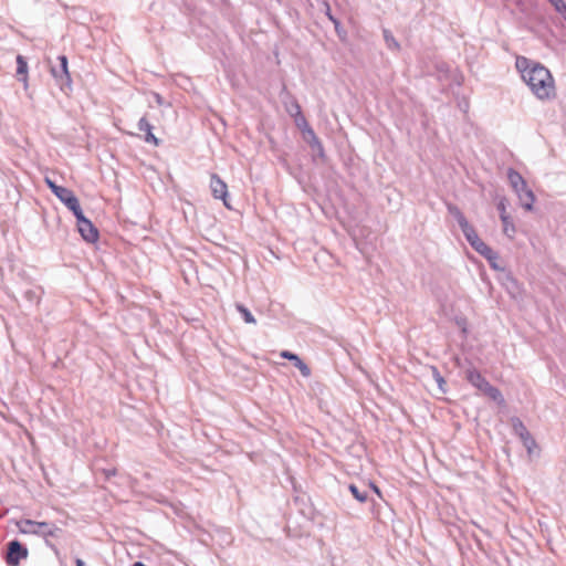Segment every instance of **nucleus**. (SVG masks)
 I'll return each mask as SVG.
<instances>
[{"label": "nucleus", "mask_w": 566, "mask_h": 566, "mask_svg": "<svg viewBox=\"0 0 566 566\" xmlns=\"http://www.w3.org/2000/svg\"><path fill=\"white\" fill-rule=\"evenodd\" d=\"M523 80L538 98L545 99L554 95V80L544 65L533 63Z\"/></svg>", "instance_id": "obj_1"}, {"label": "nucleus", "mask_w": 566, "mask_h": 566, "mask_svg": "<svg viewBox=\"0 0 566 566\" xmlns=\"http://www.w3.org/2000/svg\"><path fill=\"white\" fill-rule=\"evenodd\" d=\"M465 379L493 401L497 403L504 402L501 391L496 387L492 386L475 368H470L465 371Z\"/></svg>", "instance_id": "obj_2"}, {"label": "nucleus", "mask_w": 566, "mask_h": 566, "mask_svg": "<svg viewBox=\"0 0 566 566\" xmlns=\"http://www.w3.org/2000/svg\"><path fill=\"white\" fill-rule=\"evenodd\" d=\"M460 228H461L467 241L478 253H480L485 259L494 258L493 249H491L486 243H484L479 238L475 229L469 222H467L465 224H462Z\"/></svg>", "instance_id": "obj_3"}, {"label": "nucleus", "mask_w": 566, "mask_h": 566, "mask_svg": "<svg viewBox=\"0 0 566 566\" xmlns=\"http://www.w3.org/2000/svg\"><path fill=\"white\" fill-rule=\"evenodd\" d=\"M28 548L18 539L10 541L7 544L6 563L8 566H19L22 559H27Z\"/></svg>", "instance_id": "obj_4"}, {"label": "nucleus", "mask_w": 566, "mask_h": 566, "mask_svg": "<svg viewBox=\"0 0 566 566\" xmlns=\"http://www.w3.org/2000/svg\"><path fill=\"white\" fill-rule=\"evenodd\" d=\"M18 525L20 532L23 534L54 536V532L51 528V525L46 522H34L31 520H23Z\"/></svg>", "instance_id": "obj_5"}, {"label": "nucleus", "mask_w": 566, "mask_h": 566, "mask_svg": "<svg viewBox=\"0 0 566 566\" xmlns=\"http://www.w3.org/2000/svg\"><path fill=\"white\" fill-rule=\"evenodd\" d=\"M51 74L61 88H63L64 85L70 86L71 76L67 67V57L65 55L57 56V64L51 65Z\"/></svg>", "instance_id": "obj_6"}, {"label": "nucleus", "mask_w": 566, "mask_h": 566, "mask_svg": "<svg viewBox=\"0 0 566 566\" xmlns=\"http://www.w3.org/2000/svg\"><path fill=\"white\" fill-rule=\"evenodd\" d=\"M45 184L51 189V191L66 206V208L74 203V201L77 199L71 189L56 185L50 178H45Z\"/></svg>", "instance_id": "obj_7"}, {"label": "nucleus", "mask_w": 566, "mask_h": 566, "mask_svg": "<svg viewBox=\"0 0 566 566\" xmlns=\"http://www.w3.org/2000/svg\"><path fill=\"white\" fill-rule=\"evenodd\" d=\"M210 189L212 196L216 199H221L226 207H229L227 202L228 197V187L227 184L217 175L212 174L210 178Z\"/></svg>", "instance_id": "obj_8"}, {"label": "nucleus", "mask_w": 566, "mask_h": 566, "mask_svg": "<svg viewBox=\"0 0 566 566\" xmlns=\"http://www.w3.org/2000/svg\"><path fill=\"white\" fill-rule=\"evenodd\" d=\"M77 230L81 237L88 243H94L98 239V230L88 219H86L83 223H78Z\"/></svg>", "instance_id": "obj_9"}, {"label": "nucleus", "mask_w": 566, "mask_h": 566, "mask_svg": "<svg viewBox=\"0 0 566 566\" xmlns=\"http://www.w3.org/2000/svg\"><path fill=\"white\" fill-rule=\"evenodd\" d=\"M515 193L518 197L521 206L525 210L531 211L533 209L535 196L533 191L527 187V185L521 187L518 190H515Z\"/></svg>", "instance_id": "obj_10"}, {"label": "nucleus", "mask_w": 566, "mask_h": 566, "mask_svg": "<svg viewBox=\"0 0 566 566\" xmlns=\"http://www.w3.org/2000/svg\"><path fill=\"white\" fill-rule=\"evenodd\" d=\"M281 357L292 361L293 365L300 370L302 376H311V368L296 354L289 350H283L281 353Z\"/></svg>", "instance_id": "obj_11"}, {"label": "nucleus", "mask_w": 566, "mask_h": 566, "mask_svg": "<svg viewBox=\"0 0 566 566\" xmlns=\"http://www.w3.org/2000/svg\"><path fill=\"white\" fill-rule=\"evenodd\" d=\"M496 207H497V210L500 212L501 221L503 222V231H504L505 234L511 237L510 231H512L514 233L515 232V227L511 222L510 216L506 213V200L504 198H502L499 201Z\"/></svg>", "instance_id": "obj_12"}, {"label": "nucleus", "mask_w": 566, "mask_h": 566, "mask_svg": "<svg viewBox=\"0 0 566 566\" xmlns=\"http://www.w3.org/2000/svg\"><path fill=\"white\" fill-rule=\"evenodd\" d=\"M292 108H295V113H292V111H290V115L294 117V123L296 127L301 130V133L303 134L305 133L306 129L312 128L307 119L303 115L300 104L296 101L292 102Z\"/></svg>", "instance_id": "obj_13"}, {"label": "nucleus", "mask_w": 566, "mask_h": 566, "mask_svg": "<svg viewBox=\"0 0 566 566\" xmlns=\"http://www.w3.org/2000/svg\"><path fill=\"white\" fill-rule=\"evenodd\" d=\"M302 136H303V139L310 145V147L313 150L317 151L318 155H321V156L324 155L323 144L321 143L319 138L316 136L313 128L306 129L305 133L302 134Z\"/></svg>", "instance_id": "obj_14"}, {"label": "nucleus", "mask_w": 566, "mask_h": 566, "mask_svg": "<svg viewBox=\"0 0 566 566\" xmlns=\"http://www.w3.org/2000/svg\"><path fill=\"white\" fill-rule=\"evenodd\" d=\"M507 179L514 191L518 190L521 187H524L526 185V181L522 177V175L514 170L513 168H510L507 170Z\"/></svg>", "instance_id": "obj_15"}, {"label": "nucleus", "mask_w": 566, "mask_h": 566, "mask_svg": "<svg viewBox=\"0 0 566 566\" xmlns=\"http://www.w3.org/2000/svg\"><path fill=\"white\" fill-rule=\"evenodd\" d=\"M511 423H512V428H513V432L518 436V438L522 440H524L530 433V431L527 430V428L525 427V424L523 423V421L517 418V417H513L511 419Z\"/></svg>", "instance_id": "obj_16"}, {"label": "nucleus", "mask_w": 566, "mask_h": 566, "mask_svg": "<svg viewBox=\"0 0 566 566\" xmlns=\"http://www.w3.org/2000/svg\"><path fill=\"white\" fill-rule=\"evenodd\" d=\"M41 287L28 289L23 292V297L29 304H38L41 300Z\"/></svg>", "instance_id": "obj_17"}, {"label": "nucleus", "mask_w": 566, "mask_h": 566, "mask_svg": "<svg viewBox=\"0 0 566 566\" xmlns=\"http://www.w3.org/2000/svg\"><path fill=\"white\" fill-rule=\"evenodd\" d=\"M382 35H384L385 43L389 50H391V51L400 50L399 42L395 39L394 34L388 29L382 30Z\"/></svg>", "instance_id": "obj_18"}, {"label": "nucleus", "mask_w": 566, "mask_h": 566, "mask_svg": "<svg viewBox=\"0 0 566 566\" xmlns=\"http://www.w3.org/2000/svg\"><path fill=\"white\" fill-rule=\"evenodd\" d=\"M447 209H448V212L455 218L459 227L469 222L467 220V218L464 217V214L462 213V211L455 205L448 203Z\"/></svg>", "instance_id": "obj_19"}, {"label": "nucleus", "mask_w": 566, "mask_h": 566, "mask_svg": "<svg viewBox=\"0 0 566 566\" xmlns=\"http://www.w3.org/2000/svg\"><path fill=\"white\" fill-rule=\"evenodd\" d=\"M348 490L358 502L365 503L367 501L368 491L366 489L360 490L357 485L349 484Z\"/></svg>", "instance_id": "obj_20"}, {"label": "nucleus", "mask_w": 566, "mask_h": 566, "mask_svg": "<svg viewBox=\"0 0 566 566\" xmlns=\"http://www.w3.org/2000/svg\"><path fill=\"white\" fill-rule=\"evenodd\" d=\"M69 210H71L74 214V217L76 218V226L78 223H83L87 218L83 214V211H82V208H81V205H80V201L78 199H76L74 201V203L70 205L67 207Z\"/></svg>", "instance_id": "obj_21"}, {"label": "nucleus", "mask_w": 566, "mask_h": 566, "mask_svg": "<svg viewBox=\"0 0 566 566\" xmlns=\"http://www.w3.org/2000/svg\"><path fill=\"white\" fill-rule=\"evenodd\" d=\"M28 64L22 55L17 56V75L22 76L20 80L27 81Z\"/></svg>", "instance_id": "obj_22"}, {"label": "nucleus", "mask_w": 566, "mask_h": 566, "mask_svg": "<svg viewBox=\"0 0 566 566\" xmlns=\"http://www.w3.org/2000/svg\"><path fill=\"white\" fill-rule=\"evenodd\" d=\"M533 62H531L528 59L524 56L516 59V69L522 73V78H524L526 71H530Z\"/></svg>", "instance_id": "obj_23"}, {"label": "nucleus", "mask_w": 566, "mask_h": 566, "mask_svg": "<svg viewBox=\"0 0 566 566\" xmlns=\"http://www.w3.org/2000/svg\"><path fill=\"white\" fill-rule=\"evenodd\" d=\"M235 308L238 310L239 313H241L245 323L255 324L256 321H255L254 316L244 305L238 303L235 305Z\"/></svg>", "instance_id": "obj_24"}, {"label": "nucleus", "mask_w": 566, "mask_h": 566, "mask_svg": "<svg viewBox=\"0 0 566 566\" xmlns=\"http://www.w3.org/2000/svg\"><path fill=\"white\" fill-rule=\"evenodd\" d=\"M522 442L530 455L533 453V450L537 447V443L535 439L532 437V434H528L524 440H522Z\"/></svg>", "instance_id": "obj_25"}, {"label": "nucleus", "mask_w": 566, "mask_h": 566, "mask_svg": "<svg viewBox=\"0 0 566 566\" xmlns=\"http://www.w3.org/2000/svg\"><path fill=\"white\" fill-rule=\"evenodd\" d=\"M137 127L139 132H144L145 134L149 130H153L151 124L147 120L145 116L138 120Z\"/></svg>", "instance_id": "obj_26"}, {"label": "nucleus", "mask_w": 566, "mask_h": 566, "mask_svg": "<svg viewBox=\"0 0 566 566\" xmlns=\"http://www.w3.org/2000/svg\"><path fill=\"white\" fill-rule=\"evenodd\" d=\"M432 376L437 381L439 388L444 392L446 389L443 388V386L446 385V380L443 379V377L436 367H432Z\"/></svg>", "instance_id": "obj_27"}, {"label": "nucleus", "mask_w": 566, "mask_h": 566, "mask_svg": "<svg viewBox=\"0 0 566 566\" xmlns=\"http://www.w3.org/2000/svg\"><path fill=\"white\" fill-rule=\"evenodd\" d=\"M144 140L148 144H153L155 146H159L160 145V139H158L151 130L147 132L145 134V137H144Z\"/></svg>", "instance_id": "obj_28"}, {"label": "nucleus", "mask_w": 566, "mask_h": 566, "mask_svg": "<svg viewBox=\"0 0 566 566\" xmlns=\"http://www.w3.org/2000/svg\"><path fill=\"white\" fill-rule=\"evenodd\" d=\"M144 140L148 144H153L155 146H159L160 145V139H158L151 130L147 132L145 134V137H144Z\"/></svg>", "instance_id": "obj_29"}, {"label": "nucleus", "mask_w": 566, "mask_h": 566, "mask_svg": "<svg viewBox=\"0 0 566 566\" xmlns=\"http://www.w3.org/2000/svg\"><path fill=\"white\" fill-rule=\"evenodd\" d=\"M333 24H334L335 31H336V33L338 34V36H339L340 39H344V38H345V35H346V31L343 29V27H342V24H340V21H339V20L334 21V23H333Z\"/></svg>", "instance_id": "obj_30"}, {"label": "nucleus", "mask_w": 566, "mask_h": 566, "mask_svg": "<svg viewBox=\"0 0 566 566\" xmlns=\"http://www.w3.org/2000/svg\"><path fill=\"white\" fill-rule=\"evenodd\" d=\"M555 8V10L559 13L565 7L566 3L564 0H548Z\"/></svg>", "instance_id": "obj_31"}, {"label": "nucleus", "mask_w": 566, "mask_h": 566, "mask_svg": "<svg viewBox=\"0 0 566 566\" xmlns=\"http://www.w3.org/2000/svg\"><path fill=\"white\" fill-rule=\"evenodd\" d=\"M493 256L494 258H491V259H486L491 265L492 269L494 270H499V265H497V260H499V255L495 251H493Z\"/></svg>", "instance_id": "obj_32"}, {"label": "nucleus", "mask_w": 566, "mask_h": 566, "mask_svg": "<svg viewBox=\"0 0 566 566\" xmlns=\"http://www.w3.org/2000/svg\"><path fill=\"white\" fill-rule=\"evenodd\" d=\"M324 7H325V14L329 19V21H332V23H334V21H337L338 19H336L332 14L331 7H329L328 2H324Z\"/></svg>", "instance_id": "obj_33"}, {"label": "nucleus", "mask_w": 566, "mask_h": 566, "mask_svg": "<svg viewBox=\"0 0 566 566\" xmlns=\"http://www.w3.org/2000/svg\"><path fill=\"white\" fill-rule=\"evenodd\" d=\"M509 282L511 284V289L517 290L518 286L516 280H514L513 277H509Z\"/></svg>", "instance_id": "obj_34"}, {"label": "nucleus", "mask_w": 566, "mask_h": 566, "mask_svg": "<svg viewBox=\"0 0 566 566\" xmlns=\"http://www.w3.org/2000/svg\"><path fill=\"white\" fill-rule=\"evenodd\" d=\"M75 564H76V566H85V563L81 558H77L75 560Z\"/></svg>", "instance_id": "obj_35"}, {"label": "nucleus", "mask_w": 566, "mask_h": 566, "mask_svg": "<svg viewBox=\"0 0 566 566\" xmlns=\"http://www.w3.org/2000/svg\"><path fill=\"white\" fill-rule=\"evenodd\" d=\"M566 21V7L559 12Z\"/></svg>", "instance_id": "obj_36"}, {"label": "nucleus", "mask_w": 566, "mask_h": 566, "mask_svg": "<svg viewBox=\"0 0 566 566\" xmlns=\"http://www.w3.org/2000/svg\"><path fill=\"white\" fill-rule=\"evenodd\" d=\"M132 566H147L143 562H135Z\"/></svg>", "instance_id": "obj_37"}, {"label": "nucleus", "mask_w": 566, "mask_h": 566, "mask_svg": "<svg viewBox=\"0 0 566 566\" xmlns=\"http://www.w3.org/2000/svg\"><path fill=\"white\" fill-rule=\"evenodd\" d=\"M290 111H292V113H295V108H292V104L287 107L289 113H290Z\"/></svg>", "instance_id": "obj_38"}]
</instances>
